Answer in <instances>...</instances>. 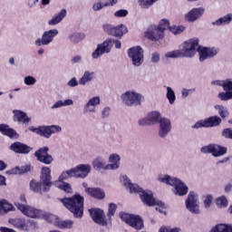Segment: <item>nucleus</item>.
Listing matches in <instances>:
<instances>
[{
    "instance_id": "nucleus-1",
    "label": "nucleus",
    "mask_w": 232,
    "mask_h": 232,
    "mask_svg": "<svg viewBox=\"0 0 232 232\" xmlns=\"http://www.w3.org/2000/svg\"><path fill=\"white\" fill-rule=\"evenodd\" d=\"M121 182L123 186L129 189L130 193H137L145 206H160V208H164V203L157 200L153 197V192L150 190H144L140 186L131 183V180L128 176H122Z\"/></svg>"
},
{
    "instance_id": "nucleus-2",
    "label": "nucleus",
    "mask_w": 232,
    "mask_h": 232,
    "mask_svg": "<svg viewBox=\"0 0 232 232\" xmlns=\"http://www.w3.org/2000/svg\"><path fill=\"white\" fill-rule=\"evenodd\" d=\"M197 50H198V38H190L181 44L179 50L166 53L165 57L166 59H180L182 57L192 59L195 57Z\"/></svg>"
},
{
    "instance_id": "nucleus-3",
    "label": "nucleus",
    "mask_w": 232,
    "mask_h": 232,
    "mask_svg": "<svg viewBox=\"0 0 232 232\" xmlns=\"http://www.w3.org/2000/svg\"><path fill=\"white\" fill-rule=\"evenodd\" d=\"M61 201L74 215L75 218H82V215H84V198L82 196L76 194L72 198L61 199Z\"/></svg>"
},
{
    "instance_id": "nucleus-4",
    "label": "nucleus",
    "mask_w": 232,
    "mask_h": 232,
    "mask_svg": "<svg viewBox=\"0 0 232 232\" xmlns=\"http://www.w3.org/2000/svg\"><path fill=\"white\" fill-rule=\"evenodd\" d=\"M158 181L162 182V184H168V186H172L173 194L176 197H184L188 195L189 188L180 180L179 178H173L169 175H160L158 176Z\"/></svg>"
},
{
    "instance_id": "nucleus-5",
    "label": "nucleus",
    "mask_w": 232,
    "mask_h": 232,
    "mask_svg": "<svg viewBox=\"0 0 232 232\" xmlns=\"http://www.w3.org/2000/svg\"><path fill=\"white\" fill-rule=\"evenodd\" d=\"M169 28V20L162 19L158 25L151 24L145 32V37L150 41H160L164 37V32Z\"/></svg>"
},
{
    "instance_id": "nucleus-6",
    "label": "nucleus",
    "mask_w": 232,
    "mask_h": 232,
    "mask_svg": "<svg viewBox=\"0 0 232 232\" xmlns=\"http://www.w3.org/2000/svg\"><path fill=\"white\" fill-rule=\"evenodd\" d=\"M142 98V94L134 91H126L121 95V101L122 104L128 108H131L133 106H140Z\"/></svg>"
},
{
    "instance_id": "nucleus-7",
    "label": "nucleus",
    "mask_w": 232,
    "mask_h": 232,
    "mask_svg": "<svg viewBox=\"0 0 232 232\" xmlns=\"http://www.w3.org/2000/svg\"><path fill=\"white\" fill-rule=\"evenodd\" d=\"M120 218L122 222H125V224L134 229L140 230L144 227V220H142V218L139 215L121 212L120 213Z\"/></svg>"
},
{
    "instance_id": "nucleus-8",
    "label": "nucleus",
    "mask_w": 232,
    "mask_h": 232,
    "mask_svg": "<svg viewBox=\"0 0 232 232\" xmlns=\"http://www.w3.org/2000/svg\"><path fill=\"white\" fill-rule=\"evenodd\" d=\"M15 206L23 215L25 217H28L29 218H44L46 217V214L44 211L41 209H37L34 207H30L28 205L21 204V203H15Z\"/></svg>"
},
{
    "instance_id": "nucleus-9",
    "label": "nucleus",
    "mask_w": 232,
    "mask_h": 232,
    "mask_svg": "<svg viewBox=\"0 0 232 232\" xmlns=\"http://www.w3.org/2000/svg\"><path fill=\"white\" fill-rule=\"evenodd\" d=\"M187 209L192 213V215H200V203L198 202V194L194 191H190L185 201Z\"/></svg>"
},
{
    "instance_id": "nucleus-10",
    "label": "nucleus",
    "mask_w": 232,
    "mask_h": 232,
    "mask_svg": "<svg viewBox=\"0 0 232 232\" xmlns=\"http://www.w3.org/2000/svg\"><path fill=\"white\" fill-rule=\"evenodd\" d=\"M59 35V30L50 29L44 32L41 38H37L34 42L35 46H48L53 43V39Z\"/></svg>"
},
{
    "instance_id": "nucleus-11",
    "label": "nucleus",
    "mask_w": 232,
    "mask_h": 232,
    "mask_svg": "<svg viewBox=\"0 0 232 232\" xmlns=\"http://www.w3.org/2000/svg\"><path fill=\"white\" fill-rule=\"evenodd\" d=\"M128 55L131 59L133 66L139 67L144 63V51L140 46L130 48Z\"/></svg>"
},
{
    "instance_id": "nucleus-12",
    "label": "nucleus",
    "mask_w": 232,
    "mask_h": 232,
    "mask_svg": "<svg viewBox=\"0 0 232 232\" xmlns=\"http://www.w3.org/2000/svg\"><path fill=\"white\" fill-rule=\"evenodd\" d=\"M211 84L214 86H223L225 92H219L218 95L220 101H229L232 99V82H224L222 83L221 81L216 80L212 81Z\"/></svg>"
},
{
    "instance_id": "nucleus-13",
    "label": "nucleus",
    "mask_w": 232,
    "mask_h": 232,
    "mask_svg": "<svg viewBox=\"0 0 232 232\" xmlns=\"http://www.w3.org/2000/svg\"><path fill=\"white\" fill-rule=\"evenodd\" d=\"M113 40H111V38H108L102 44H99L92 54V59H99L101 55H104V53H110V52H111Z\"/></svg>"
},
{
    "instance_id": "nucleus-14",
    "label": "nucleus",
    "mask_w": 232,
    "mask_h": 232,
    "mask_svg": "<svg viewBox=\"0 0 232 232\" xmlns=\"http://www.w3.org/2000/svg\"><path fill=\"white\" fill-rule=\"evenodd\" d=\"M161 119L160 112L150 111L147 113L146 117L140 119L138 124L140 126H154V124H159Z\"/></svg>"
},
{
    "instance_id": "nucleus-15",
    "label": "nucleus",
    "mask_w": 232,
    "mask_h": 232,
    "mask_svg": "<svg viewBox=\"0 0 232 232\" xmlns=\"http://www.w3.org/2000/svg\"><path fill=\"white\" fill-rule=\"evenodd\" d=\"M40 180L44 185V193H48L50 188H52V169L50 167H43L40 175Z\"/></svg>"
},
{
    "instance_id": "nucleus-16",
    "label": "nucleus",
    "mask_w": 232,
    "mask_h": 232,
    "mask_svg": "<svg viewBox=\"0 0 232 232\" xmlns=\"http://www.w3.org/2000/svg\"><path fill=\"white\" fill-rule=\"evenodd\" d=\"M48 151H50V148L42 147L34 152V157L39 162L50 166L53 162V157L48 154Z\"/></svg>"
},
{
    "instance_id": "nucleus-17",
    "label": "nucleus",
    "mask_w": 232,
    "mask_h": 232,
    "mask_svg": "<svg viewBox=\"0 0 232 232\" xmlns=\"http://www.w3.org/2000/svg\"><path fill=\"white\" fill-rule=\"evenodd\" d=\"M103 32L114 37H122L124 34H128V28L124 24L114 26L107 24L103 25Z\"/></svg>"
},
{
    "instance_id": "nucleus-18",
    "label": "nucleus",
    "mask_w": 232,
    "mask_h": 232,
    "mask_svg": "<svg viewBox=\"0 0 232 232\" xmlns=\"http://www.w3.org/2000/svg\"><path fill=\"white\" fill-rule=\"evenodd\" d=\"M201 153H211L213 157H222L227 153V149L220 145L210 144L200 149Z\"/></svg>"
},
{
    "instance_id": "nucleus-19",
    "label": "nucleus",
    "mask_w": 232,
    "mask_h": 232,
    "mask_svg": "<svg viewBox=\"0 0 232 232\" xmlns=\"http://www.w3.org/2000/svg\"><path fill=\"white\" fill-rule=\"evenodd\" d=\"M99 104H101V97L93 96L90 98L83 105L82 111L84 115L97 113V106H99Z\"/></svg>"
},
{
    "instance_id": "nucleus-20",
    "label": "nucleus",
    "mask_w": 232,
    "mask_h": 232,
    "mask_svg": "<svg viewBox=\"0 0 232 232\" xmlns=\"http://www.w3.org/2000/svg\"><path fill=\"white\" fill-rule=\"evenodd\" d=\"M89 213L95 224H98V226H102V227L108 226V220L106 219L104 211L99 208H92V209H89Z\"/></svg>"
},
{
    "instance_id": "nucleus-21",
    "label": "nucleus",
    "mask_w": 232,
    "mask_h": 232,
    "mask_svg": "<svg viewBox=\"0 0 232 232\" xmlns=\"http://www.w3.org/2000/svg\"><path fill=\"white\" fill-rule=\"evenodd\" d=\"M61 131H63V128L59 125L40 126L38 135L45 139H50L53 133H61Z\"/></svg>"
},
{
    "instance_id": "nucleus-22",
    "label": "nucleus",
    "mask_w": 232,
    "mask_h": 232,
    "mask_svg": "<svg viewBox=\"0 0 232 232\" xmlns=\"http://www.w3.org/2000/svg\"><path fill=\"white\" fill-rule=\"evenodd\" d=\"M92 171V166L90 164H80L75 168H72V172L75 179H86Z\"/></svg>"
},
{
    "instance_id": "nucleus-23",
    "label": "nucleus",
    "mask_w": 232,
    "mask_h": 232,
    "mask_svg": "<svg viewBox=\"0 0 232 232\" xmlns=\"http://www.w3.org/2000/svg\"><path fill=\"white\" fill-rule=\"evenodd\" d=\"M159 124V137L166 139L169 135V131H171V121L168 118H161Z\"/></svg>"
},
{
    "instance_id": "nucleus-24",
    "label": "nucleus",
    "mask_w": 232,
    "mask_h": 232,
    "mask_svg": "<svg viewBox=\"0 0 232 232\" xmlns=\"http://www.w3.org/2000/svg\"><path fill=\"white\" fill-rule=\"evenodd\" d=\"M218 52L215 48H208V47H199L198 54L200 63H204L206 59H211V57H215Z\"/></svg>"
},
{
    "instance_id": "nucleus-25",
    "label": "nucleus",
    "mask_w": 232,
    "mask_h": 232,
    "mask_svg": "<svg viewBox=\"0 0 232 232\" xmlns=\"http://www.w3.org/2000/svg\"><path fill=\"white\" fill-rule=\"evenodd\" d=\"M10 150L14 153H20L21 155H28L32 151V148L24 143L16 141L10 146Z\"/></svg>"
},
{
    "instance_id": "nucleus-26",
    "label": "nucleus",
    "mask_w": 232,
    "mask_h": 232,
    "mask_svg": "<svg viewBox=\"0 0 232 232\" xmlns=\"http://www.w3.org/2000/svg\"><path fill=\"white\" fill-rule=\"evenodd\" d=\"M13 113H14L13 119L15 122H20L25 125L30 124V121H32V119L28 117V114H26V112L21 110H14L13 111Z\"/></svg>"
},
{
    "instance_id": "nucleus-27",
    "label": "nucleus",
    "mask_w": 232,
    "mask_h": 232,
    "mask_svg": "<svg viewBox=\"0 0 232 232\" xmlns=\"http://www.w3.org/2000/svg\"><path fill=\"white\" fill-rule=\"evenodd\" d=\"M204 12L205 10L202 7L194 8L185 15V19L188 23H193L194 21H197V19H200V17L204 15Z\"/></svg>"
},
{
    "instance_id": "nucleus-28",
    "label": "nucleus",
    "mask_w": 232,
    "mask_h": 232,
    "mask_svg": "<svg viewBox=\"0 0 232 232\" xmlns=\"http://www.w3.org/2000/svg\"><path fill=\"white\" fill-rule=\"evenodd\" d=\"M109 162L111 164H108L106 166V169H119L121 166V156L119 154L113 153L109 156Z\"/></svg>"
},
{
    "instance_id": "nucleus-29",
    "label": "nucleus",
    "mask_w": 232,
    "mask_h": 232,
    "mask_svg": "<svg viewBox=\"0 0 232 232\" xmlns=\"http://www.w3.org/2000/svg\"><path fill=\"white\" fill-rule=\"evenodd\" d=\"M85 193H88L93 198H98V200H102L106 197L104 191L99 188H85Z\"/></svg>"
},
{
    "instance_id": "nucleus-30",
    "label": "nucleus",
    "mask_w": 232,
    "mask_h": 232,
    "mask_svg": "<svg viewBox=\"0 0 232 232\" xmlns=\"http://www.w3.org/2000/svg\"><path fill=\"white\" fill-rule=\"evenodd\" d=\"M66 9H62L57 14H54L53 17L48 21V24L50 26H55V24H59V23H63V19L66 17Z\"/></svg>"
},
{
    "instance_id": "nucleus-31",
    "label": "nucleus",
    "mask_w": 232,
    "mask_h": 232,
    "mask_svg": "<svg viewBox=\"0 0 232 232\" xmlns=\"http://www.w3.org/2000/svg\"><path fill=\"white\" fill-rule=\"evenodd\" d=\"M95 79V72L85 71L79 80V84L86 86L89 82H92Z\"/></svg>"
},
{
    "instance_id": "nucleus-32",
    "label": "nucleus",
    "mask_w": 232,
    "mask_h": 232,
    "mask_svg": "<svg viewBox=\"0 0 232 232\" xmlns=\"http://www.w3.org/2000/svg\"><path fill=\"white\" fill-rule=\"evenodd\" d=\"M0 131L3 135H6V137H9L10 139H17L18 137L17 132L5 124H0Z\"/></svg>"
},
{
    "instance_id": "nucleus-33",
    "label": "nucleus",
    "mask_w": 232,
    "mask_h": 232,
    "mask_svg": "<svg viewBox=\"0 0 232 232\" xmlns=\"http://www.w3.org/2000/svg\"><path fill=\"white\" fill-rule=\"evenodd\" d=\"M68 39L73 44H77L81 43V41H84V39H86V34L79 32H74V33L69 34Z\"/></svg>"
},
{
    "instance_id": "nucleus-34",
    "label": "nucleus",
    "mask_w": 232,
    "mask_h": 232,
    "mask_svg": "<svg viewBox=\"0 0 232 232\" xmlns=\"http://www.w3.org/2000/svg\"><path fill=\"white\" fill-rule=\"evenodd\" d=\"M231 21H232V14L230 13L212 22V24L213 26H224L226 24H229Z\"/></svg>"
},
{
    "instance_id": "nucleus-35",
    "label": "nucleus",
    "mask_w": 232,
    "mask_h": 232,
    "mask_svg": "<svg viewBox=\"0 0 232 232\" xmlns=\"http://www.w3.org/2000/svg\"><path fill=\"white\" fill-rule=\"evenodd\" d=\"M205 122L207 128H216L217 126H220L222 119H220L218 116H212L205 119Z\"/></svg>"
},
{
    "instance_id": "nucleus-36",
    "label": "nucleus",
    "mask_w": 232,
    "mask_h": 232,
    "mask_svg": "<svg viewBox=\"0 0 232 232\" xmlns=\"http://www.w3.org/2000/svg\"><path fill=\"white\" fill-rule=\"evenodd\" d=\"M94 169H106V160L103 158L98 157L92 161Z\"/></svg>"
},
{
    "instance_id": "nucleus-37",
    "label": "nucleus",
    "mask_w": 232,
    "mask_h": 232,
    "mask_svg": "<svg viewBox=\"0 0 232 232\" xmlns=\"http://www.w3.org/2000/svg\"><path fill=\"white\" fill-rule=\"evenodd\" d=\"M210 232H232V225L218 224Z\"/></svg>"
},
{
    "instance_id": "nucleus-38",
    "label": "nucleus",
    "mask_w": 232,
    "mask_h": 232,
    "mask_svg": "<svg viewBox=\"0 0 232 232\" xmlns=\"http://www.w3.org/2000/svg\"><path fill=\"white\" fill-rule=\"evenodd\" d=\"M43 188H44V185L43 184L41 179L40 182L35 180H32L30 182V189H32V191H34V193H41V191H43Z\"/></svg>"
},
{
    "instance_id": "nucleus-39",
    "label": "nucleus",
    "mask_w": 232,
    "mask_h": 232,
    "mask_svg": "<svg viewBox=\"0 0 232 232\" xmlns=\"http://www.w3.org/2000/svg\"><path fill=\"white\" fill-rule=\"evenodd\" d=\"M72 177H75L73 174V169L62 172V174L59 176L58 180L56 182L60 184L63 180H68V179H72Z\"/></svg>"
},
{
    "instance_id": "nucleus-40",
    "label": "nucleus",
    "mask_w": 232,
    "mask_h": 232,
    "mask_svg": "<svg viewBox=\"0 0 232 232\" xmlns=\"http://www.w3.org/2000/svg\"><path fill=\"white\" fill-rule=\"evenodd\" d=\"M0 211L3 213H9V211H14V206L8 203L5 199L0 200Z\"/></svg>"
},
{
    "instance_id": "nucleus-41",
    "label": "nucleus",
    "mask_w": 232,
    "mask_h": 232,
    "mask_svg": "<svg viewBox=\"0 0 232 232\" xmlns=\"http://www.w3.org/2000/svg\"><path fill=\"white\" fill-rule=\"evenodd\" d=\"M54 186L56 188H59V189H63V191H64L65 193H72V186L70 185V183H59V181H54Z\"/></svg>"
},
{
    "instance_id": "nucleus-42",
    "label": "nucleus",
    "mask_w": 232,
    "mask_h": 232,
    "mask_svg": "<svg viewBox=\"0 0 232 232\" xmlns=\"http://www.w3.org/2000/svg\"><path fill=\"white\" fill-rule=\"evenodd\" d=\"M214 108L217 110L221 119H226V117L229 115V111H227V108L224 107L223 105H215Z\"/></svg>"
},
{
    "instance_id": "nucleus-43",
    "label": "nucleus",
    "mask_w": 232,
    "mask_h": 232,
    "mask_svg": "<svg viewBox=\"0 0 232 232\" xmlns=\"http://www.w3.org/2000/svg\"><path fill=\"white\" fill-rule=\"evenodd\" d=\"M166 98L168 99L169 104H175V101H177V96L175 95V91H173L171 87H167Z\"/></svg>"
},
{
    "instance_id": "nucleus-44",
    "label": "nucleus",
    "mask_w": 232,
    "mask_h": 232,
    "mask_svg": "<svg viewBox=\"0 0 232 232\" xmlns=\"http://www.w3.org/2000/svg\"><path fill=\"white\" fill-rule=\"evenodd\" d=\"M32 169V167L30 165H25L23 167H15L13 169V173H14V175H23V173H28V171H30Z\"/></svg>"
},
{
    "instance_id": "nucleus-45",
    "label": "nucleus",
    "mask_w": 232,
    "mask_h": 232,
    "mask_svg": "<svg viewBox=\"0 0 232 232\" xmlns=\"http://www.w3.org/2000/svg\"><path fill=\"white\" fill-rule=\"evenodd\" d=\"M169 30L171 32V34H174V35H179V34H182V32L186 30V27L184 25L169 26Z\"/></svg>"
},
{
    "instance_id": "nucleus-46",
    "label": "nucleus",
    "mask_w": 232,
    "mask_h": 232,
    "mask_svg": "<svg viewBox=\"0 0 232 232\" xmlns=\"http://www.w3.org/2000/svg\"><path fill=\"white\" fill-rule=\"evenodd\" d=\"M216 206L220 209H224L227 206V198L226 196L218 197L216 199Z\"/></svg>"
},
{
    "instance_id": "nucleus-47",
    "label": "nucleus",
    "mask_w": 232,
    "mask_h": 232,
    "mask_svg": "<svg viewBox=\"0 0 232 232\" xmlns=\"http://www.w3.org/2000/svg\"><path fill=\"white\" fill-rule=\"evenodd\" d=\"M12 224L14 227H17V229H25L26 227V222L23 218H15L13 220Z\"/></svg>"
},
{
    "instance_id": "nucleus-48",
    "label": "nucleus",
    "mask_w": 232,
    "mask_h": 232,
    "mask_svg": "<svg viewBox=\"0 0 232 232\" xmlns=\"http://www.w3.org/2000/svg\"><path fill=\"white\" fill-rule=\"evenodd\" d=\"M157 3V0H139L138 4L140 8L148 9L150 6H153V4Z\"/></svg>"
},
{
    "instance_id": "nucleus-49",
    "label": "nucleus",
    "mask_w": 232,
    "mask_h": 232,
    "mask_svg": "<svg viewBox=\"0 0 232 232\" xmlns=\"http://www.w3.org/2000/svg\"><path fill=\"white\" fill-rule=\"evenodd\" d=\"M57 226L61 229H72V227H73V221L72 220L59 221Z\"/></svg>"
},
{
    "instance_id": "nucleus-50",
    "label": "nucleus",
    "mask_w": 232,
    "mask_h": 232,
    "mask_svg": "<svg viewBox=\"0 0 232 232\" xmlns=\"http://www.w3.org/2000/svg\"><path fill=\"white\" fill-rule=\"evenodd\" d=\"M36 83L37 79L34 76L28 75L24 78V84H25V86H35Z\"/></svg>"
},
{
    "instance_id": "nucleus-51",
    "label": "nucleus",
    "mask_w": 232,
    "mask_h": 232,
    "mask_svg": "<svg viewBox=\"0 0 232 232\" xmlns=\"http://www.w3.org/2000/svg\"><path fill=\"white\" fill-rule=\"evenodd\" d=\"M213 203V196L206 195L203 197V204L205 209H209L211 208V204Z\"/></svg>"
},
{
    "instance_id": "nucleus-52",
    "label": "nucleus",
    "mask_w": 232,
    "mask_h": 232,
    "mask_svg": "<svg viewBox=\"0 0 232 232\" xmlns=\"http://www.w3.org/2000/svg\"><path fill=\"white\" fill-rule=\"evenodd\" d=\"M115 211H117V205L114 203H111L109 205V211L107 214L110 224L111 223V218L113 217V215H115Z\"/></svg>"
},
{
    "instance_id": "nucleus-53",
    "label": "nucleus",
    "mask_w": 232,
    "mask_h": 232,
    "mask_svg": "<svg viewBox=\"0 0 232 232\" xmlns=\"http://www.w3.org/2000/svg\"><path fill=\"white\" fill-rule=\"evenodd\" d=\"M103 8H106V5H104V3L102 1L96 2L92 5V10L93 12H101Z\"/></svg>"
},
{
    "instance_id": "nucleus-54",
    "label": "nucleus",
    "mask_w": 232,
    "mask_h": 232,
    "mask_svg": "<svg viewBox=\"0 0 232 232\" xmlns=\"http://www.w3.org/2000/svg\"><path fill=\"white\" fill-rule=\"evenodd\" d=\"M199 128H208L206 125V120L198 121L194 125H192V130H199Z\"/></svg>"
},
{
    "instance_id": "nucleus-55",
    "label": "nucleus",
    "mask_w": 232,
    "mask_h": 232,
    "mask_svg": "<svg viewBox=\"0 0 232 232\" xmlns=\"http://www.w3.org/2000/svg\"><path fill=\"white\" fill-rule=\"evenodd\" d=\"M159 232H180V228L179 227L171 228L170 227H161L159 229Z\"/></svg>"
},
{
    "instance_id": "nucleus-56",
    "label": "nucleus",
    "mask_w": 232,
    "mask_h": 232,
    "mask_svg": "<svg viewBox=\"0 0 232 232\" xmlns=\"http://www.w3.org/2000/svg\"><path fill=\"white\" fill-rule=\"evenodd\" d=\"M191 93H195V89H182L181 90L182 99H186L188 96L191 95Z\"/></svg>"
},
{
    "instance_id": "nucleus-57",
    "label": "nucleus",
    "mask_w": 232,
    "mask_h": 232,
    "mask_svg": "<svg viewBox=\"0 0 232 232\" xmlns=\"http://www.w3.org/2000/svg\"><path fill=\"white\" fill-rule=\"evenodd\" d=\"M129 12L126 9H120L114 13V17H126Z\"/></svg>"
},
{
    "instance_id": "nucleus-58",
    "label": "nucleus",
    "mask_w": 232,
    "mask_h": 232,
    "mask_svg": "<svg viewBox=\"0 0 232 232\" xmlns=\"http://www.w3.org/2000/svg\"><path fill=\"white\" fill-rule=\"evenodd\" d=\"M103 2V6H105V8L107 6H115V5H117V3L119 2V0H101Z\"/></svg>"
},
{
    "instance_id": "nucleus-59",
    "label": "nucleus",
    "mask_w": 232,
    "mask_h": 232,
    "mask_svg": "<svg viewBox=\"0 0 232 232\" xmlns=\"http://www.w3.org/2000/svg\"><path fill=\"white\" fill-rule=\"evenodd\" d=\"M110 113H111V109L110 107H104L102 111V119H107V117H110Z\"/></svg>"
},
{
    "instance_id": "nucleus-60",
    "label": "nucleus",
    "mask_w": 232,
    "mask_h": 232,
    "mask_svg": "<svg viewBox=\"0 0 232 232\" xmlns=\"http://www.w3.org/2000/svg\"><path fill=\"white\" fill-rule=\"evenodd\" d=\"M79 63H82V56L75 55L71 59V64H79Z\"/></svg>"
},
{
    "instance_id": "nucleus-61",
    "label": "nucleus",
    "mask_w": 232,
    "mask_h": 232,
    "mask_svg": "<svg viewBox=\"0 0 232 232\" xmlns=\"http://www.w3.org/2000/svg\"><path fill=\"white\" fill-rule=\"evenodd\" d=\"M67 86H69V88H75V86H79V82H77L76 78H72L68 82H67Z\"/></svg>"
},
{
    "instance_id": "nucleus-62",
    "label": "nucleus",
    "mask_w": 232,
    "mask_h": 232,
    "mask_svg": "<svg viewBox=\"0 0 232 232\" xmlns=\"http://www.w3.org/2000/svg\"><path fill=\"white\" fill-rule=\"evenodd\" d=\"M59 108H64L63 100L57 101L54 104L52 105L51 110H57Z\"/></svg>"
},
{
    "instance_id": "nucleus-63",
    "label": "nucleus",
    "mask_w": 232,
    "mask_h": 232,
    "mask_svg": "<svg viewBox=\"0 0 232 232\" xmlns=\"http://www.w3.org/2000/svg\"><path fill=\"white\" fill-rule=\"evenodd\" d=\"M222 135L226 139H232V129H225L222 132Z\"/></svg>"
},
{
    "instance_id": "nucleus-64",
    "label": "nucleus",
    "mask_w": 232,
    "mask_h": 232,
    "mask_svg": "<svg viewBox=\"0 0 232 232\" xmlns=\"http://www.w3.org/2000/svg\"><path fill=\"white\" fill-rule=\"evenodd\" d=\"M151 63H157L160 61V54L159 53H153L150 58Z\"/></svg>"
}]
</instances>
